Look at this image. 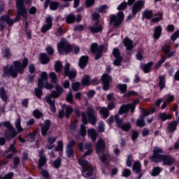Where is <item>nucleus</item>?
<instances>
[{
  "label": "nucleus",
  "instance_id": "aec40b11",
  "mask_svg": "<svg viewBox=\"0 0 179 179\" xmlns=\"http://www.w3.org/2000/svg\"><path fill=\"white\" fill-rule=\"evenodd\" d=\"M75 141L72 140L67 144L66 150L67 157H72L73 156V146H75Z\"/></svg>",
  "mask_w": 179,
  "mask_h": 179
},
{
  "label": "nucleus",
  "instance_id": "a878e982",
  "mask_svg": "<svg viewBox=\"0 0 179 179\" xmlns=\"http://www.w3.org/2000/svg\"><path fill=\"white\" fill-rule=\"evenodd\" d=\"M50 125H51V121L50 120L45 121V124H43L41 129V134L43 136H45V135H47V132H48V129H50Z\"/></svg>",
  "mask_w": 179,
  "mask_h": 179
},
{
  "label": "nucleus",
  "instance_id": "13d9d810",
  "mask_svg": "<svg viewBox=\"0 0 179 179\" xmlns=\"http://www.w3.org/2000/svg\"><path fill=\"white\" fill-rule=\"evenodd\" d=\"M166 102L169 104V103H171V101H174V95H166Z\"/></svg>",
  "mask_w": 179,
  "mask_h": 179
},
{
  "label": "nucleus",
  "instance_id": "0eeeda50",
  "mask_svg": "<svg viewBox=\"0 0 179 179\" xmlns=\"http://www.w3.org/2000/svg\"><path fill=\"white\" fill-rule=\"evenodd\" d=\"M3 125H4V127H6L8 129L4 133V136L6 138V139H12L13 138H15V136L17 135V131H16L15 127H13L12 124H10V122L7 121L0 122V127Z\"/></svg>",
  "mask_w": 179,
  "mask_h": 179
},
{
  "label": "nucleus",
  "instance_id": "603ef678",
  "mask_svg": "<svg viewBox=\"0 0 179 179\" xmlns=\"http://www.w3.org/2000/svg\"><path fill=\"white\" fill-rule=\"evenodd\" d=\"M73 92H78L80 87V83H73L71 85Z\"/></svg>",
  "mask_w": 179,
  "mask_h": 179
},
{
  "label": "nucleus",
  "instance_id": "e2e57ef3",
  "mask_svg": "<svg viewBox=\"0 0 179 179\" xmlns=\"http://www.w3.org/2000/svg\"><path fill=\"white\" fill-rule=\"evenodd\" d=\"M50 78L52 83H57V75L55 74V73H50Z\"/></svg>",
  "mask_w": 179,
  "mask_h": 179
},
{
  "label": "nucleus",
  "instance_id": "2eb2a0df",
  "mask_svg": "<svg viewBox=\"0 0 179 179\" xmlns=\"http://www.w3.org/2000/svg\"><path fill=\"white\" fill-rule=\"evenodd\" d=\"M145 6V1L143 0H138L134 3L132 7V13L135 16L141 9H142Z\"/></svg>",
  "mask_w": 179,
  "mask_h": 179
},
{
  "label": "nucleus",
  "instance_id": "e433bc0d",
  "mask_svg": "<svg viewBox=\"0 0 179 179\" xmlns=\"http://www.w3.org/2000/svg\"><path fill=\"white\" fill-rule=\"evenodd\" d=\"M91 146L92 143H87L84 145V149H87V152L83 155V157H86V156L91 155V153L93 152V150L90 148Z\"/></svg>",
  "mask_w": 179,
  "mask_h": 179
},
{
  "label": "nucleus",
  "instance_id": "9b49d317",
  "mask_svg": "<svg viewBox=\"0 0 179 179\" xmlns=\"http://www.w3.org/2000/svg\"><path fill=\"white\" fill-rule=\"evenodd\" d=\"M110 19V24H113V26H120V24L122 23V20H124V13L119 12L117 15H111Z\"/></svg>",
  "mask_w": 179,
  "mask_h": 179
},
{
  "label": "nucleus",
  "instance_id": "4468645a",
  "mask_svg": "<svg viewBox=\"0 0 179 179\" xmlns=\"http://www.w3.org/2000/svg\"><path fill=\"white\" fill-rule=\"evenodd\" d=\"M115 120L117 127L123 129V131H129V129H131V124L127 122L122 124L123 120L120 119V115H116Z\"/></svg>",
  "mask_w": 179,
  "mask_h": 179
},
{
  "label": "nucleus",
  "instance_id": "de8ad7c7",
  "mask_svg": "<svg viewBox=\"0 0 179 179\" xmlns=\"http://www.w3.org/2000/svg\"><path fill=\"white\" fill-rule=\"evenodd\" d=\"M163 171V169L160 167H155L152 170V176H156L160 174V172Z\"/></svg>",
  "mask_w": 179,
  "mask_h": 179
},
{
  "label": "nucleus",
  "instance_id": "864d4df0",
  "mask_svg": "<svg viewBox=\"0 0 179 179\" xmlns=\"http://www.w3.org/2000/svg\"><path fill=\"white\" fill-rule=\"evenodd\" d=\"M55 69L56 72H61V69H62V64L60 62H57L55 64Z\"/></svg>",
  "mask_w": 179,
  "mask_h": 179
},
{
  "label": "nucleus",
  "instance_id": "423d86ee",
  "mask_svg": "<svg viewBox=\"0 0 179 179\" xmlns=\"http://www.w3.org/2000/svg\"><path fill=\"white\" fill-rule=\"evenodd\" d=\"M48 79V74L46 72H43L41 76V78L38 80V88L35 89V94L38 99H41V94L43 93V87H44V82Z\"/></svg>",
  "mask_w": 179,
  "mask_h": 179
},
{
  "label": "nucleus",
  "instance_id": "f03ea898",
  "mask_svg": "<svg viewBox=\"0 0 179 179\" xmlns=\"http://www.w3.org/2000/svg\"><path fill=\"white\" fill-rule=\"evenodd\" d=\"M29 61L27 58H24L22 64L20 61H15L13 62V65L4 68V73L7 76H12V78H16L17 73H23L24 69L27 66Z\"/></svg>",
  "mask_w": 179,
  "mask_h": 179
},
{
  "label": "nucleus",
  "instance_id": "bb28decb",
  "mask_svg": "<svg viewBox=\"0 0 179 179\" xmlns=\"http://www.w3.org/2000/svg\"><path fill=\"white\" fill-rule=\"evenodd\" d=\"M87 61H89V57L87 56H82L80 58L78 65L81 69L86 67V65H87Z\"/></svg>",
  "mask_w": 179,
  "mask_h": 179
},
{
  "label": "nucleus",
  "instance_id": "a19ab883",
  "mask_svg": "<svg viewBox=\"0 0 179 179\" xmlns=\"http://www.w3.org/2000/svg\"><path fill=\"white\" fill-rule=\"evenodd\" d=\"M64 150V142L62 141H59L57 142V145L55 148V152H62Z\"/></svg>",
  "mask_w": 179,
  "mask_h": 179
},
{
  "label": "nucleus",
  "instance_id": "c85d7f7f",
  "mask_svg": "<svg viewBox=\"0 0 179 179\" xmlns=\"http://www.w3.org/2000/svg\"><path fill=\"white\" fill-rule=\"evenodd\" d=\"M88 136L92 138L93 142L96 141L97 139V131L94 129H90L88 130Z\"/></svg>",
  "mask_w": 179,
  "mask_h": 179
},
{
  "label": "nucleus",
  "instance_id": "4d7b16f0",
  "mask_svg": "<svg viewBox=\"0 0 179 179\" xmlns=\"http://www.w3.org/2000/svg\"><path fill=\"white\" fill-rule=\"evenodd\" d=\"M162 50L166 54V55H167L169 52H170V50H171V48H170V45L166 44L162 47Z\"/></svg>",
  "mask_w": 179,
  "mask_h": 179
},
{
  "label": "nucleus",
  "instance_id": "f704fd0d",
  "mask_svg": "<svg viewBox=\"0 0 179 179\" xmlns=\"http://www.w3.org/2000/svg\"><path fill=\"white\" fill-rule=\"evenodd\" d=\"M133 171H134V173H137V174L141 173V162H135L134 163Z\"/></svg>",
  "mask_w": 179,
  "mask_h": 179
},
{
  "label": "nucleus",
  "instance_id": "1a4fd4ad",
  "mask_svg": "<svg viewBox=\"0 0 179 179\" xmlns=\"http://www.w3.org/2000/svg\"><path fill=\"white\" fill-rule=\"evenodd\" d=\"M80 166L83 167V174L85 177H89L93 174V168L90 166V164L87 161H85L83 159H79L78 160Z\"/></svg>",
  "mask_w": 179,
  "mask_h": 179
},
{
  "label": "nucleus",
  "instance_id": "c03bdc74",
  "mask_svg": "<svg viewBox=\"0 0 179 179\" xmlns=\"http://www.w3.org/2000/svg\"><path fill=\"white\" fill-rule=\"evenodd\" d=\"M90 77H89V76H85L82 80V85H84V86H87V85H90Z\"/></svg>",
  "mask_w": 179,
  "mask_h": 179
},
{
  "label": "nucleus",
  "instance_id": "79ce46f5",
  "mask_svg": "<svg viewBox=\"0 0 179 179\" xmlns=\"http://www.w3.org/2000/svg\"><path fill=\"white\" fill-rule=\"evenodd\" d=\"M0 96L3 101H8V96L5 93V89L3 87L0 88Z\"/></svg>",
  "mask_w": 179,
  "mask_h": 179
},
{
  "label": "nucleus",
  "instance_id": "dca6fc26",
  "mask_svg": "<svg viewBox=\"0 0 179 179\" xmlns=\"http://www.w3.org/2000/svg\"><path fill=\"white\" fill-rule=\"evenodd\" d=\"M45 24L43 25L41 28V32L42 33H47L51 27H52V18L51 16H48L45 18Z\"/></svg>",
  "mask_w": 179,
  "mask_h": 179
},
{
  "label": "nucleus",
  "instance_id": "7c9ffc66",
  "mask_svg": "<svg viewBox=\"0 0 179 179\" xmlns=\"http://www.w3.org/2000/svg\"><path fill=\"white\" fill-rule=\"evenodd\" d=\"M39 59L41 64H48V62L50 61V57H48V56H47L45 53H41L39 56Z\"/></svg>",
  "mask_w": 179,
  "mask_h": 179
},
{
  "label": "nucleus",
  "instance_id": "6ab92c4d",
  "mask_svg": "<svg viewBox=\"0 0 179 179\" xmlns=\"http://www.w3.org/2000/svg\"><path fill=\"white\" fill-rule=\"evenodd\" d=\"M143 115L140 116V117L137 120L136 122V127H145V117L147 115H149V113H146V110L143 109L142 110Z\"/></svg>",
  "mask_w": 179,
  "mask_h": 179
},
{
  "label": "nucleus",
  "instance_id": "6e6552de",
  "mask_svg": "<svg viewBox=\"0 0 179 179\" xmlns=\"http://www.w3.org/2000/svg\"><path fill=\"white\" fill-rule=\"evenodd\" d=\"M17 15L15 18V22L20 20V16L27 17V11L24 7V0H16Z\"/></svg>",
  "mask_w": 179,
  "mask_h": 179
},
{
  "label": "nucleus",
  "instance_id": "5701e85b",
  "mask_svg": "<svg viewBox=\"0 0 179 179\" xmlns=\"http://www.w3.org/2000/svg\"><path fill=\"white\" fill-rule=\"evenodd\" d=\"M57 141V137L54 136H49L48 138V143L46 144V149L48 150H51V149H54V147L55 146L54 143Z\"/></svg>",
  "mask_w": 179,
  "mask_h": 179
},
{
  "label": "nucleus",
  "instance_id": "680f3d73",
  "mask_svg": "<svg viewBox=\"0 0 179 179\" xmlns=\"http://www.w3.org/2000/svg\"><path fill=\"white\" fill-rule=\"evenodd\" d=\"M118 88L122 93H125V92H127V85L125 84H120Z\"/></svg>",
  "mask_w": 179,
  "mask_h": 179
},
{
  "label": "nucleus",
  "instance_id": "f257e3e1",
  "mask_svg": "<svg viewBox=\"0 0 179 179\" xmlns=\"http://www.w3.org/2000/svg\"><path fill=\"white\" fill-rule=\"evenodd\" d=\"M152 162L155 163L163 162L164 166H173L176 159L171 156L163 155V149L154 147L153 155L150 157Z\"/></svg>",
  "mask_w": 179,
  "mask_h": 179
},
{
  "label": "nucleus",
  "instance_id": "58836bf2",
  "mask_svg": "<svg viewBox=\"0 0 179 179\" xmlns=\"http://www.w3.org/2000/svg\"><path fill=\"white\" fill-rule=\"evenodd\" d=\"M100 114L101 115H103V118H108V115H110V113L107 110V108H101Z\"/></svg>",
  "mask_w": 179,
  "mask_h": 179
},
{
  "label": "nucleus",
  "instance_id": "39448f33",
  "mask_svg": "<svg viewBox=\"0 0 179 179\" xmlns=\"http://www.w3.org/2000/svg\"><path fill=\"white\" fill-rule=\"evenodd\" d=\"M96 152L97 155H99L100 160L103 162V163H105L107 160L108 154L107 153V150H106L104 140L102 138H100L96 143Z\"/></svg>",
  "mask_w": 179,
  "mask_h": 179
},
{
  "label": "nucleus",
  "instance_id": "a18cd8bd",
  "mask_svg": "<svg viewBox=\"0 0 179 179\" xmlns=\"http://www.w3.org/2000/svg\"><path fill=\"white\" fill-rule=\"evenodd\" d=\"M178 124V123L177 122H172L169 124V129L170 132H173V131H176V128H177Z\"/></svg>",
  "mask_w": 179,
  "mask_h": 179
},
{
  "label": "nucleus",
  "instance_id": "b1692460",
  "mask_svg": "<svg viewBox=\"0 0 179 179\" xmlns=\"http://www.w3.org/2000/svg\"><path fill=\"white\" fill-rule=\"evenodd\" d=\"M45 163H47V159H45V155H44V150L39 151V164L38 169H41L44 166Z\"/></svg>",
  "mask_w": 179,
  "mask_h": 179
},
{
  "label": "nucleus",
  "instance_id": "bf43d9fd",
  "mask_svg": "<svg viewBox=\"0 0 179 179\" xmlns=\"http://www.w3.org/2000/svg\"><path fill=\"white\" fill-rule=\"evenodd\" d=\"M33 115H34V117H35V118H41L43 113L41 112H40V110H35L33 112Z\"/></svg>",
  "mask_w": 179,
  "mask_h": 179
},
{
  "label": "nucleus",
  "instance_id": "a211bd4d",
  "mask_svg": "<svg viewBox=\"0 0 179 179\" xmlns=\"http://www.w3.org/2000/svg\"><path fill=\"white\" fill-rule=\"evenodd\" d=\"M70 66L69 63H66L64 66V73L66 76H69L70 80H72L75 76H76V71H69Z\"/></svg>",
  "mask_w": 179,
  "mask_h": 179
},
{
  "label": "nucleus",
  "instance_id": "052dcab7",
  "mask_svg": "<svg viewBox=\"0 0 179 179\" xmlns=\"http://www.w3.org/2000/svg\"><path fill=\"white\" fill-rule=\"evenodd\" d=\"M59 166H61V158H57L53 162V166L55 167V169H58Z\"/></svg>",
  "mask_w": 179,
  "mask_h": 179
},
{
  "label": "nucleus",
  "instance_id": "c9c22d12",
  "mask_svg": "<svg viewBox=\"0 0 179 179\" xmlns=\"http://www.w3.org/2000/svg\"><path fill=\"white\" fill-rule=\"evenodd\" d=\"M153 16V11L150 10H145L143 13V17H145V19H151Z\"/></svg>",
  "mask_w": 179,
  "mask_h": 179
},
{
  "label": "nucleus",
  "instance_id": "c756f323",
  "mask_svg": "<svg viewBox=\"0 0 179 179\" xmlns=\"http://www.w3.org/2000/svg\"><path fill=\"white\" fill-rule=\"evenodd\" d=\"M160 36H162V27L158 26L154 30V38L158 40L160 38Z\"/></svg>",
  "mask_w": 179,
  "mask_h": 179
},
{
  "label": "nucleus",
  "instance_id": "72a5a7b5",
  "mask_svg": "<svg viewBox=\"0 0 179 179\" xmlns=\"http://www.w3.org/2000/svg\"><path fill=\"white\" fill-rule=\"evenodd\" d=\"M159 87L161 90H163L166 87V77L164 76H159Z\"/></svg>",
  "mask_w": 179,
  "mask_h": 179
},
{
  "label": "nucleus",
  "instance_id": "5fc2aeb1",
  "mask_svg": "<svg viewBox=\"0 0 179 179\" xmlns=\"http://www.w3.org/2000/svg\"><path fill=\"white\" fill-rule=\"evenodd\" d=\"M73 112V109L71 106H67L66 108V118H69V115L72 114Z\"/></svg>",
  "mask_w": 179,
  "mask_h": 179
},
{
  "label": "nucleus",
  "instance_id": "8fccbe9b",
  "mask_svg": "<svg viewBox=\"0 0 179 179\" xmlns=\"http://www.w3.org/2000/svg\"><path fill=\"white\" fill-rule=\"evenodd\" d=\"M166 56L162 57V59L155 65L156 69H159V68L162 66V64L164 62V61H166Z\"/></svg>",
  "mask_w": 179,
  "mask_h": 179
},
{
  "label": "nucleus",
  "instance_id": "f8f14e48",
  "mask_svg": "<svg viewBox=\"0 0 179 179\" xmlns=\"http://www.w3.org/2000/svg\"><path fill=\"white\" fill-rule=\"evenodd\" d=\"M91 51L92 52H95V59H99L101 57V53L104 51V46L101 45L99 47L97 43H92L91 45Z\"/></svg>",
  "mask_w": 179,
  "mask_h": 179
},
{
  "label": "nucleus",
  "instance_id": "473e14b6",
  "mask_svg": "<svg viewBox=\"0 0 179 179\" xmlns=\"http://www.w3.org/2000/svg\"><path fill=\"white\" fill-rule=\"evenodd\" d=\"M152 65H153V62H150L142 66V69L144 71L145 73H149V72H150V68H152Z\"/></svg>",
  "mask_w": 179,
  "mask_h": 179
},
{
  "label": "nucleus",
  "instance_id": "09e8293b",
  "mask_svg": "<svg viewBox=\"0 0 179 179\" xmlns=\"http://www.w3.org/2000/svg\"><path fill=\"white\" fill-rule=\"evenodd\" d=\"M82 122L84 125H87V116L85 112L81 113Z\"/></svg>",
  "mask_w": 179,
  "mask_h": 179
},
{
  "label": "nucleus",
  "instance_id": "ddd939ff",
  "mask_svg": "<svg viewBox=\"0 0 179 179\" xmlns=\"http://www.w3.org/2000/svg\"><path fill=\"white\" fill-rule=\"evenodd\" d=\"M87 114L88 117V121L92 125H96L97 123V117H96V113L94 108L92 107H88L87 108Z\"/></svg>",
  "mask_w": 179,
  "mask_h": 179
},
{
  "label": "nucleus",
  "instance_id": "69168bd1",
  "mask_svg": "<svg viewBox=\"0 0 179 179\" xmlns=\"http://www.w3.org/2000/svg\"><path fill=\"white\" fill-rule=\"evenodd\" d=\"M3 55L6 58L9 57V55H10V51L8 48H5L3 50Z\"/></svg>",
  "mask_w": 179,
  "mask_h": 179
},
{
  "label": "nucleus",
  "instance_id": "9d476101",
  "mask_svg": "<svg viewBox=\"0 0 179 179\" xmlns=\"http://www.w3.org/2000/svg\"><path fill=\"white\" fill-rule=\"evenodd\" d=\"M136 104H139V99H136L132 103L122 106L120 109L119 115H121V114H124V113H128L129 110H131V113H134Z\"/></svg>",
  "mask_w": 179,
  "mask_h": 179
},
{
  "label": "nucleus",
  "instance_id": "20e7f679",
  "mask_svg": "<svg viewBox=\"0 0 179 179\" xmlns=\"http://www.w3.org/2000/svg\"><path fill=\"white\" fill-rule=\"evenodd\" d=\"M59 54H64V52H71V50L75 54H78L80 49L78 46L71 47L66 39H62L57 45Z\"/></svg>",
  "mask_w": 179,
  "mask_h": 179
},
{
  "label": "nucleus",
  "instance_id": "4be33fe9",
  "mask_svg": "<svg viewBox=\"0 0 179 179\" xmlns=\"http://www.w3.org/2000/svg\"><path fill=\"white\" fill-rule=\"evenodd\" d=\"M113 54L115 57L114 64L117 66H120L121 64V62L122 61V57H121V55L120 54V50H118V48H115L113 50Z\"/></svg>",
  "mask_w": 179,
  "mask_h": 179
},
{
  "label": "nucleus",
  "instance_id": "6e6d98bb",
  "mask_svg": "<svg viewBox=\"0 0 179 179\" xmlns=\"http://www.w3.org/2000/svg\"><path fill=\"white\" fill-rule=\"evenodd\" d=\"M66 100L68 103L72 104L73 103V96L72 95V92H69L66 97Z\"/></svg>",
  "mask_w": 179,
  "mask_h": 179
},
{
  "label": "nucleus",
  "instance_id": "338daca9",
  "mask_svg": "<svg viewBox=\"0 0 179 179\" xmlns=\"http://www.w3.org/2000/svg\"><path fill=\"white\" fill-rule=\"evenodd\" d=\"M80 135L86 136V127L83 124H81L80 126Z\"/></svg>",
  "mask_w": 179,
  "mask_h": 179
},
{
  "label": "nucleus",
  "instance_id": "f3484780",
  "mask_svg": "<svg viewBox=\"0 0 179 179\" xmlns=\"http://www.w3.org/2000/svg\"><path fill=\"white\" fill-rule=\"evenodd\" d=\"M102 83L103 85V90H108L110 87V83L112 80L111 76H110L108 74L105 73L102 76Z\"/></svg>",
  "mask_w": 179,
  "mask_h": 179
},
{
  "label": "nucleus",
  "instance_id": "37998d69",
  "mask_svg": "<svg viewBox=\"0 0 179 179\" xmlns=\"http://www.w3.org/2000/svg\"><path fill=\"white\" fill-rule=\"evenodd\" d=\"M15 128L17 130L18 132H22L23 131V128L22 127V125L20 124V118H17L15 122Z\"/></svg>",
  "mask_w": 179,
  "mask_h": 179
},
{
  "label": "nucleus",
  "instance_id": "3c124183",
  "mask_svg": "<svg viewBox=\"0 0 179 179\" xmlns=\"http://www.w3.org/2000/svg\"><path fill=\"white\" fill-rule=\"evenodd\" d=\"M59 6V3L58 2H51L50 3V8L51 10H55V9H57V8H58Z\"/></svg>",
  "mask_w": 179,
  "mask_h": 179
},
{
  "label": "nucleus",
  "instance_id": "0e129e2a",
  "mask_svg": "<svg viewBox=\"0 0 179 179\" xmlns=\"http://www.w3.org/2000/svg\"><path fill=\"white\" fill-rule=\"evenodd\" d=\"M127 5L128 4L127 3V2H123L120 5L118 6L117 10H124V9H125L127 8Z\"/></svg>",
  "mask_w": 179,
  "mask_h": 179
},
{
  "label": "nucleus",
  "instance_id": "393cba45",
  "mask_svg": "<svg viewBox=\"0 0 179 179\" xmlns=\"http://www.w3.org/2000/svg\"><path fill=\"white\" fill-rule=\"evenodd\" d=\"M91 33H100L103 30V26L96 22L95 24L89 27Z\"/></svg>",
  "mask_w": 179,
  "mask_h": 179
},
{
  "label": "nucleus",
  "instance_id": "49530a36",
  "mask_svg": "<svg viewBox=\"0 0 179 179\" xmlns=\"http://www.w3.org/2000/svg\"><path fill=\"white\" fill-rule=\"evenodd\" d=\"M36 131H34L33 133H30L27 136V141H29V142H33L34 139H36Z\"/></svg>",
  "mask_w": 179,
  "mask_h": 179
},
{
  "label": "nucleus",
  "instance_id": "cd10ccee",
  "mask_svg": "<svg viewBox=\"0 0 179 179\" xmlns=\"http://www.w3.org/2000/svg\"><path fill=\"white\" fill-rule=\"evenodd\" d=\"M124 44L127 50H128L129 51L132 50V48H134V42L128 38H124Z\"/></svg>",
  "mask_w": 179,
  "mask_h": 179
},
{
  "label": "nucleus",
  "instance_id": "774afa93",
  "mask_svg": "<svg viewBox=\"0 0 179 179\" xmlns=\"http://www.w3.org/2000/svg\"><path fill=\"white\" fill-rule=\"evenodd\" d=\"M13 177V173H9L3 177H0V179H11Z\"/></svg>",
  "mask_w": 179,
  "mask_h": 179
},
{
  "label": "nucleus",
  "instance_id": "ea45409f",
  "mask_svg": "<svg viewBox=\"0 0 179 179\" xmlns=\"http://www.w3.org/2000/svg\"><path fill=\"white\" fill-rule=\"evenodd\" d=\"M76 19V18L75 17V15H73V14H69L66 16V22L69 24L73 23Z\"/></svg>",
  "mask_w": 179,
  "mask_h": 179
},
{
  "label": "nucleus",
  "instance_id": "4c0bfd02",
  "mask_svg": "<svg viewBox=\"0 0 179 179\" xmlns=\"http://www.w3.org/2000/svg\"><path fill=\"white\" fill-rule=\"evenodd\" d=\"M163 18V14L162 13H157L155 17L152 20V22L153 23H157L158 22H160L162 19Z\"/></svg>",
  "mask_w": 179,
  "mask_h": 179
},
{
  "label": "nucleus",
  "instance_id": "7ed1b4c3",
  "mask_svg": "<svg viewBox=\"0 0 179 179\" xmlns=\"http://www.w3.org/2000/svg\"><path fill=\"white\" fill-rule=\"evenodd\" d=\"M55 89H56V91H52L50 95H48L45 97V100L47 103H48V104H50V110L52 113H55L56 108H55V101L51 100V97H53L54 99H57V97H59V95L64 93V89H62L61 86L56 85Z\"/></svg>",
  "mask_w": 179,
  "mask_h": 179
},
{
  "label": "nucleus",
  "instance_id": "2f4dec72",
  "mask_svg": "<svg viewBox=\"0 0 179 179\" xmlns=\"http://www.w3.org/2000/svg\"><path fill=\"white\" fill-rule=\"evenodd\" d=\"M159 118L161 121H166V120H171L173 115L171 114H166V113H159Z\"/></svg>",
  "mask_w": 179,
  "mask_h": 179
},
{
  "label": "nucleus",
  "instance_id": "412c9836",
  "mask_svg": "<svg viewBox=\"0 0 179 179\" xmlns=\"http://www.w3.org/2000/svg\"><path fill=\"white\" fill-rule=\"evenodd\" d=\"M1 20V24L2 27H3V24L6 23L8 26H12L13 23H15V20L13 19L10 18L9 15H3L0 17Z\"/></svg>",
  "mask_w": 179,
  "mask_h": 179
}]
</instances>
